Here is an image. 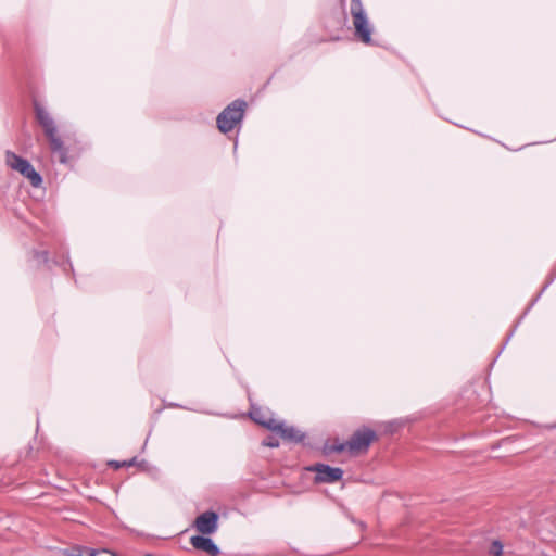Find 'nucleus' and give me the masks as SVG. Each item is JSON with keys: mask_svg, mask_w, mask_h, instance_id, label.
<instances>
[{"mask_svg": "<svg viewBox=\"0 0 556 556\" xmlns=\"http://www.w3.org/2000/svg\"><path fill=\"white\" fill-rule=\"evenodd\" d=\"M350 14L353 18L355 35L364 42L371 41V27L369 25L367 14L363 8L361 0H351L349 7Z\"/></svg>", "mask_w": 556, "mask_h": 556, "instance_id": "nucleus-1", "label": "nucleus"}, {"mask_svg": "<svg viewBox=\"0 0 556 556\" xmlns=\"http://www.w3.org/2000/svg\"><path fill=\"white\" fill-rule=\"evenodd\" d=\"M245 106L247 103L241 100H236L231 104H229L217 116L218 129L224 134L231 131L235 128V126L242 121Z\"/></svg>", "mask_w": 556, "mask_h": 556, "instance_id": "nucleus-2", "label": "nucleus"}, {"mask_svg": "<svg viewBox=\"0 0 556 556\" xmlns=\"http://www.w3.org/2000/svg\"><path fill=\"white\" fill-rule=\"evenodd\" d=\"M5 163L10 168L26 177L34 187H39L41 185V176L35 170L27 160L8 151L5 154Z\"/></svg>", "mask_w": 556, "mask_h": 556, "instance_id": "nucleus-3", "label": "nucleus"}, {"mask_svg": "<svg viewBox=\"0 0 556 556\" xmlns=\"http://www.w3.org/2000/svg\"><path fill=\"white\" fill-rule=\"evenodd\" d=\"M376 439V433L370 429H362L354 432L352 438L348 441V451L352 455H357L366 452Z\"/></svg>", "mask_w": 556, "mask_h": 556, "instance_id": "nucleus-4", "label": "nucleus"}, {"mask_svg": "<svg viewBox=\"0 0 556 556\" xmlns=\"http://www.w3.org/2000/svg\"><path fill=\"white\" fill-rule=\"evenodd\" d=\"M218 516L214 511H205L197 517L195 529L202 534H212L217 530Z\"/></svg>", "mask_w": 556, "mask_h": 556, "instance_id": "nucleus-5", "label": "nucleus"}, {"mask_svg": "<svg viewBox=\"0 0 556 556\" xmlns=\"http://www.w3.org/2000/svg\"><path fill=\"white\" fill-rule=\"evenodd\" d=\"M314 471L316 472V481L324 483H333L339 481L343 471L340 468L330 467L328 465L318 464L314 467Z\"/></svg>", "mask_w": 556, "mask_h": 556, "instance_id": "nucleus-6", "label": "nucleus"}, {"mask_svg": "<svg viewBox=\"0 0 556 556\" xmlns=\"http://www.w3.org/2000/svg\"><path fill=\"white\" fill-rule=\"evenodd\" d=\"M250 417L258 425L269 429L276 430L278 427V420L275 419L271 414L267 410H264L261 407L252 406L250 410Z\"/></svg>", "mask_w": 556, "mask_h": 556, "instance_id": "nucleus-7", "label": "nucleus"}, {"mask_svg": "<svg viewBox=\"0 0 556 556\" xmlns=\"http://www.w3.org/2000/svg\"><path fill=\"white\" fill-rule=\"evenodd\" d=\"M190 543L195 549L206 552L210 556H217L219 554V548L210 538L194 535L190 539Z\"/></svg>", "mask_w": 556, "mask_h": 556, "instance_id": "nucleus-8", "label": "nucleus"}, {"mask_svg": "<svg viewBox=\"0 0 556 556\" xmlns=\"http://www.w3.org/2000/svg\"><path fill=\"white\" fill-rule=\"evenodd\" d=\"M35 113L36 118L40 126L43 128L45 134L56 129L53 118L38 102H35Z\"/></svg>", "mask_w": 556, "mask_h": 556, "instance_id": "nucleus-9", "label": "nucleus"}, {"mask_svg": "<svg viewBox=\"0 0 556 556\" xmlns=\"http://www.w3.org/2000/svg\"><path fill=\"white\" fill-rule=\"evenodd\" d=\"M274 432H277L285 440L292 441V442H300L304 439V434L295 429L292 426H287L285 422L278 420V427L276 430H273Z\"/></svg>", "mask_w": 556, "mask_h": 556, "instance_id": "nucleus-10", "label": "nucleus"}, {"mask_svg": "<svg viewBox=\"0 0 556 556\" xmlns=\"http://www.w3.org/2000/svg\"><path fill=\"white\" fill-rule=\"evenodd\" d=\"M45 135L49 140L51 151L59 155L61 162H65L66 161V150L64 148L62 139L58 135V129L52 130L51 132H47Z\"/></svg>", "mask_w": 556, "mask_h": 556, "instance_id": "nucleus-11", "label": "nucleus"}, {"mask_svg": "<svg viewBox=\"0 0 556 556\" xmlns=\"http://www.w3.org/2000/svg\"><path fill=\"white\" fill-rule=\"evenodd\" d=\"M77 556H116V555L108 549L97 551V549H92V548H85Z\"/></svg>", "mask_w": 556, "mask_h": 556, "instance_id": "nucleus-12", "label": "nucleus"}, {"mask_svg": "<svg viewBox=\"0 0 556 556\" xmlns=\"http://www.w3.org/2000/svg\"><path fill=\"white\" fill-rule=\"evenodd\" d=\"M348 451V442L345 443H334L331 445H326V452L327 453H341Z\"/></svg>", "mask_w": 556, "mask_h": 556, "instance_id": "nucleus-13", "label": "nucleus"}, {"mask_svg": "<svg viewBox=\"0 0 556 556\" xmlns=\"http://www.w3.org/2000/svg\"><path fill=\"white\" fill-rule=\"evenodd\" d=\"M503 545L498 541H494L490 547V554L492 556H502Z\"/></svg>", "mask_w": 556, "mask_h": 556, "instance_id": "nucleus-14", "label": "nucleus"}, {"mask_svg": "<svg viewBox=\"0 0 556 556\" xmlns=\"http://www.w3.org/2000/svg\"><path fill=\"white\" fill-rule=\"evenodd\" d=\"M264 445L268 447H277L279 442L275 438H268L264 441Z\"/></svg>", "mask_w": 556, "mask_h": 556, "instance_id": "nucleus-15", "label": "nucleus"}, {"mask_svg": "<svg viewBox=\"0 0 556 556\" xmlns=\"http://www.w3.org/2000/svg\"><path fill=\"white\" fill-rule=\"evenodd\" d=\"M110 464L113 465L115 468H119L122 466V464H119L118 462H111Z\"/></svg>", "mask_w": 556, "mask_h": 556, "instance_id": "nucleus-16", "label": "nucleus"}, {"mask_svg": "<svg viewBox=\"0 0 556 556\" xmlns=\"http://www.w3.org/2000/svg\"><path fill=\"white\" fill-rule=\"evenodd\" d=\"M146 556H152L151 554H147Z\"/></svg>", "mask_w": 556, "mask_h": 556, "instance_id": "nucleus-17", "label": "nucleus"}]
</instances>
